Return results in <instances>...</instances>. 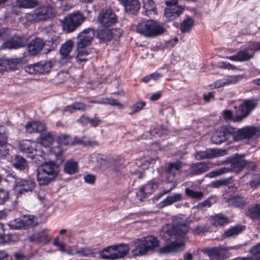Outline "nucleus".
I'll return each mask as SVG.
<instances>
[{
    "instance_id": "obj_1",
    "label": "nucleus",
    "mask_w": 260,
    "mask_h": 260,
    "mask_svg": "<svg viewBox=\"0 0 260 260\" xmlns=\"http://www.w3.org/2000/svg\"><path fill=\"white\" fill-rule=\"evenodd\" d=\"M187 229H161L160 236L165 241L170 242L159 249L160 253L166 254L178 252L184 250V238Z\"/></svg>"
},
{
    "instance_id": "obj_2",
    "label": "nucleus",
    "mask_w": 260,
    "mask_h": 260,
    "mask_svg": "<svg viewBox=\"0 0 260 260\" xmlns=\"http://www.w3.org/2000/svg\"><path fill=\"white\" fill-rule=\"evenodd\" d=\"M95 36V30L88 28L80 32L77 37V54L76 60L79 63L85 62L93 57L92 53L87 48Z\"/></svg>"
},
{
    "instance_id": "obj_3",
    "label": "nucleus",
    "mask_w": 260,
    "mask_h": 260,
    "mask_svg": "<svg viewBox=\"0 0 260 260\" xmlns=\"http://www.w3.org/2000/svg\"><path fill=\"white\" fill-rule=\"evenodd\" d=\"M58 173V167L54 162L42 164L37 169V181L40 185H47L56 177Z\"/></svg>"
},
{
    "instance_id": "obj_4",
    "label": "nucleus",
    "mask_w": 260,
    "mask_h": 260,
    "mask_svg": "<svg viewBox=\"0 0 260 260\" xmlns=\"http://www.w3.org/2000/svg\"><path fill=\"white\" fill-rule=\"evenodd\" d=\"M134 248L132 252L134 256H141L145 254L148 251L153 250L159 246V241L152 236L137 239L133 242Z\"/></svg>"
},
{
    "instance_id": "obj_5",
    "label": "nucleus",
    "mask_w": 260,
    "mask_h": 260,
    "mask_svg": "<svg viewBox=\"0 0 260 260\" xmlns=\"http://www.w3.org/2000/svg\"><path fill=\"white\" fill-rule=\"evenodd\" d=\"M255 107L256 104L254 102L246 100L240 105L235 116H233L231 110H226L223 112V117L225 119L232 120L234 122H241L249 115Z\"/></svg>"
},
{
    "instance_id": "obj_6",
    "label": "nucleus",
    "mask_w": 260,
    "mask_h": 260,
    "mask_svg": "<svg viewBox=\"0 0 260 260\" xmlns=\"http://www.w3.org/2000/svg\"><path fill=\"white\" fill-rule=\"evenodd\" d=\"M260 136V127L246 126L241 128L233 127L232 139L236 142L244 140H254Z\"/></svg>"
},
{
    "instance_id": "obj_7",
    "label": "nucleus",
    "mask_w": 260,
    "mask_h": 260,
    "mask_svg": "<svg viewBox=\"0 0 260 260\" xmlns=\"http://www.w3.org/2000/svg\"><path fill=\"white\" fill-rule=\"evenodd\" d=\"M85 17L80 12H74L66 17L61 21L62 29L66 33L74 31L85 21Z\"/></svg>"
},
{
    "instance_id": "obj_8",
    "label": "nucleus",
    "mask_w": 260,
    "mask_h": 260,
    "mask_svg": "<svg viewBox=\"0 0 260 260\" xmlns=\"http://www.w3.org/2000/svg\"><path fill=\"white\" fill-rule=\"evenodd\" d=\"M55 16L53 8L49 6L45 5L36 9L31 13L27 15V19L35 22L46 20L52 19Z\"/></svg>"
},
{
    "instance_id": "obj_9",
    "label": "nucleus",
    "mask_w": 260,
    "mask_h": 260,
    "mask_svg": "<svg viewBox=\"0 0 260 260\" xmlns=\"http://www.w3.org/2000/svg\"><path fill=\"white\" fill-rule=\"evenodd\" d=\"M178 0H167L165 4L167 6L165 9L164 17L167 21H172L183 14L185 9L178 5Z\"/></svg>"
},
{
    "instance_id": "obj_10",
    "label": "nucleus",
    "mask_w": 260,
    "mask_h": 260,
    "mask_svg": "<svg viewBox=\"0 0 260 260\" xmlns=\"http://www.w3.org/2000/svg\"><path fill=\"white\" fill-rule=\"evenodd\" d=\"M52 67V62L51 60H41L26 66L24 70L29 74L44 75L49 73Z\"/></svg>"
},
{
    "instance_id": "obj_11",
    "label": "nucleus",
    "mask_w": 260,
    "mask_h": 260,
    "mask_svg": "<svg viewBox=\"0 0 260 260\" xmlns=\"http://www.w3.org/2000/svg\"><path fill=\"white\" fill-rule=\"evenodd\" d=\"M233 127L231 126H223L219 128L214 133L211 138L212 143L219 144L232 138Z\"/></svg>"
},
{
    "instance_id": "obj_12",
    "label": "nucleus",
    "mask_w": 260,
    "mask_h": 260,
    "mask_svg": "<svg viewBox=\"0 0 260 260\" xmlns=\"http://www.w3.org/2000/svg\"><path fill=\"white\" fill-rule=\"evenodd\" d=\"M36 182L30 178L21 179L17 178L14 185V190L18 194L32 192L36 186Z\"/></svg>"
},
{
    "instance_id": "obj_13",
    "label": "nucleus",
    "mask_w": 260,
    "mask_h": 260,
    "mask_svg": "<svg viewBox=\"0 0 260 260\" xmlns=\"http://www.w3.org/2000/svg\"><path fill=\"white\" fill-rule=\"evenodd\" d=\"M38 218L33 215L24 216L22 218H15L9 222L10 228H28L39 225Z\"/></svg>"
},
{
    "instance_id": "obj_14",
    "label": "nucleus",
    "mask_w": 260,
    "mask_h": 260,
    "mask_svg": "<svg viewBox=\"0 0 260 260\" xmlns=\"http://www.w3.org/2000/svg\"><path fill=\"white\" fill-rule=\"evenodd\" d=\"M117 20V16L111 9H102L99 14L98 21L105 27L115 24Z\"/></svg>"
},
{
    "instance_id": "obj_15",
    "label": "nucleus",
    "mask_w": 260,
    "mask_h": 260,
    "mask_svg": "<svg viewBox=\"0 0 260 260\" xmlns=\"http://www.w3.org/2000/svg\"><path fill=\"white\" fill-rule=\"evenodd\" d=\"M260 51V42L249 45L238 52L240 61H247L254 57V52Z\"/></svg>"
},
{
    "instance_id": "obj_16",
    "label": "nucleus",
    "mask_w": 260,
    "mask_h": 260,
    "mask_svg": "<svg viewBox=\"0 0 260 260\" xmlns=\"http://www.w3.org/2000/svg\"><path fill=\"white\" fill-rule=\"evenodd\" d=\"M27 43L25 37L21 36L14 35L4 43V47L8 49H17L23 47Z\"/></svg>"
},
{
    "instance_id": "obj_17",
    "label": "nucleus",
    "mask_w": 260,
    "mask_h": 260,
    "mask_svg": "<svg viewBox=\"0 0 260 260\" xmlns=\"http://www.w3.org/2000/svg\"><path fill=\"white\" fill-rule=\"evenodd\" d=\"M212 167V164L207 162H197L192 164L189 168L191 176L198 175L208 171Z\"/></svg>"
},
{
    "instance_id": "obj_18",
    "label": "nucleus",
    "mask_w": 260,
    "mask_h": 260,
    "mask_svg": "<svg viewBox=\"0 0 260 260\" xmlns=\"http://www.w3.org/2000/svg\"><path fill=\"white\" fill-rule=\"evenodd\" d=\"M123 7L125 12L129 14H136L140 10L141 4L139 0H118Z\"/></svg>"
},
{
    "instance_id": "obj_19",
    "label": "nucleus",
    "mask_w": 260,
    "mask_h": 260,
    "mask_svg": "<svg viewBox=\"0 0 260 260\" xmlns=\"http://www.w3.org/2000/svg\"><path fill=\"white\" fill-rule=\"evenodd\" d=\"M211 260H223L228 249L223 246L208 248L205 250Z\"/></svg>"
},
{
    "instance_id": "obj_20",
    "label": "nucleus",
    "mask_w": 260,
    "mask_h": 260,
    "mask_svg": "<svg viewBox=\"0 0 260 260\" xmlns=\"http://www.w3.org/2000/svg\"><path fill=\"white\" fill-rule=\"evenodd\" d=\"M248 164V161L244 159L243 156L236 155L231 160V167L228 168L229 171L238 173L241 172Z\"/></svg>"
},
{
    "instance_id": "obj_21",
    "label": "nucleus",
    "mask_w": 260,
    "mask_h": 260,
    "mask_svg": "<svg viewBox=\"0 0 260 260\" xmlns=\"http://www.w3.org/2000/svg\"><path fill=\"white\" fill-rule=\"evenodd\" d=\"M45 45L43 40L39 38H36L32 39L28 44V52L31 55H36L42 50Z\"/></svg>"
},
{
    "instance_id": "obj_22",
    "label": "nucleus",
    "mask_w": 260,
    "mask_h": 260,
    "mask_svg": "<svg viewBox=\"0 0 260 260\" xmlns=\"http://www.w3.org/2000/svg\"><path fill=\"white\" fill-rule=\"evenodd\" d=\"M115 253H113L110 255H105L104 256V257L116 259L123 258L127 255L129 250V247L127 244H118L117 245H115Z\"/></svg>"
},
{
    "instance_id": "obj_23",
    "label": "nucleus",
    "mask_w": 260,
    "mask_h": 260,
    "mask_svg": "<svg viewBox=\"0 0 260 260\" xmlns=\"http://www.w3.org/2000/svg\"><path fill=\"white\" fill-rule=\"evenodd\" d=\"M73 45V42L69 40L61 45L59 52L61 55V59L63 60L64 62L69 61L71 58L70 53L72 50Z\"/></svg>"
},
{
    "instance_id": "obj_24",
    "label": "nucleus",
    "mask_w": 260,
    "mask_h": 260,
    "mask_svg": "<svg viewBox=\"0 0 260 260\" xmlns=\"http://www.w3.org/2000/svg\"><path fill=\"white\" fill-rule=\"evenodd\" d=\"M30 242L46 244L51 240V237L49 236L44 231L39 233H34L28 238Z\"/></svg>"
},
{
    "instance_id": "obj_25",
    "label": "nucleus",
    "mask_w": 260,
    "mask_h": 260,
    "mask_svg": "<svg viewBox=\"0 0 260 260\" xmlns=\"http://www.w3.org/2000/svg\"><path fill=\"white\" fill-rule=\"evenodd\" d=\"M151 27L149 28V34H147L148 38L156 37L163 34L166 31L165 28L162 24H158L151 20Z\"/></svg>"
},
{
    "instance_id": "obj_26",
    "label": "nucleus",
    "mask_w": 260,
    "mask_h": 260,
    "mask_svg": "<svg viewBox=\"0 0 260 260\" xmlns=\"http://www.w3.org/2000/svg\"><path fill=\"white\" fill-rule=\"evenodd\" d=\"M55 139L54 135L51 132H45L40 134L37 138V142L44 147H49Z\"/></svg>"
},
{
    "instance_id": "obj_27",
    "label": "nucleus",
    "mask_w": 260,
    "mask_h": 260,
    "mask_svg": "<svg viewBox=\"0 0 260 260\" xmlns=\"http://www.w3.org/2000/svg\"><path fill=\"white\" fill-rule=\"evenodd\" d=\"M183 199L182 194L181 193H175L173 196H168L163 201L158 204V207L159 208H163L166 206L171 205L174 203L179 202Z\"/></svg>"
},
{
    "instance_id": "obj_28",
    "label": "nucleus",
    "mask_w": 260,
    "mask_h": 260,
    "mask_svg": "<svg viewBox=\"0 0 260 260\" xmlns=\"http://www.w3.org/2000/svg\"><path fill=\"white\" fill-rule=\"evenodd\" d=\"M183 167V162L181 161H176L169 163L167 167L166 173L174 177L176 176L177 172L180 173Z\"/></svg>"
},
{
    "instance_id": "obj_29",
    "label": "nucleus",
    "mask_w": 260,
    "mask_h": 260,
    "mask_svg": "<svg viewBox=\"0 0 260 260\" xmlns=\"http://www.w3.org/2000/svg\"><path fill=\"white\" fill-rule=\"evenodd\" d=\"M18 240L19 236L17 234H5L4 229H0V244L15 242Z\"/></svg>"
},
{
    "instance_id": "obj_30",
    "label": "nucleus",
    "mask_w": 260,
    "mask_h": 260,
    "mask_svg": "<svg viewBox=\"0 0 260 260\" xmlns=\"http://www.w3.org/2000/svg\"><path fill=\"white\" fill-rule=\"evenodd\" d=\"M13 167L20 171H27L28 165L25 159L21 156L16 155L13 162Z\"/></svg>"
},
{
    "instance_id": "obj_31",
    "label": "nucleus",
    "mask_w": 260,
    "mask_h": 260,
    "mask_svg": "<svg viewBox=\"0 0 260 260\" xmlns=\"http://www.w3.org/2000/svg\"><path fill=\"white\" fill-rule=\"evenodd\" d=\"M158 184L156 182L149 181L147 184L141 187L140 192L142 194L143 198H146L151 194L153 190L157 188Z\"/></svg>"
},
{
    "instance_id": "obj_32",
    "label": "nucleus",
    "mask_w": 260,
    "mask_h": 260,
    "mask_svg": "<svg viewBox=\"0 0 260 260\" xmlns=\"http://www.w3.org/2000/svg\"><path fill=\"white\" fill-rule=\"evenodd\" d=\"M113 32L106 28H100L97 30V38L101 42H106L111 40Z\"/></svg>"
},
{
    "instance_id": "obj_33",
    "label": "nucleus",
    "mask_w": 260,
    "mask_h": 260,
    "mask_svg": "<svg viewBox=\"0 0 260 260\" xmlns=\"http://www.w3.org/2000/svg\"><path fill=\"white\" fill-rule=\"evenodd\" d=\"M151 20H142L139 22L137 25V31L139 34L147 37V34H149V28L151 27Z\"/></svg>"
},
{
    "instance_id": "obj_34",
    "label": "nucleus",
    "mask_w": 260,
    "mask_h": 260,
    "mask_svg": "<svg viewBox=\"0 0 260 260\" xmlns=\"http://www.w3.org/2000/svg\"><path fill=\"white\" fill-rule=\"evenodd\" d=\"M229 205L236 207L242 208L246 204V200L241 196H235L228 201Z\"/></svg>"
},
{
    "instance_id": "obj_35",
    "label": "nucleus",
    "mask_w": 260,
    "mask_h": 260,
    "mask_svg": "<svg viewBox=\"0 0 260 260\" xmlns=\"http://www.w3.org/2000/svg\"><path fill=\"white\" fill-rule=\"evenodd\" d=\"M87 105L82 102H74V103L67 106L64 108L63 111L66 112H69L73 113L75 111H85Z\"/></svg>"
},
{
    "instance_id": "obj_36",
    "label": "nucleus",
    "mask_w": 260,
    "mask_h": 260,
    "mask_svg": "<svg viewBox=\"0 0 260 260\" xmlns=\"http://www.w3.org/2000/svg\"><path fill=\"white\" fill-rule=\"evenodd\" d=\"M210 221L211 224L214 226H223L228 223L229 219L223 214H218L211 217Z\"/></svg>"
},
{
    "instance_id": "obj_37",
    "label": "nucleus",
    "mask_w": 260,
    "mask_h": 260,
    "mask_svg": "<svg viewBox=\"0 0 260 260\" xmlns=\"http://www.w3.org/2000/svg\"><path fill=\"white\" fill-rule=\"evenodd\" d=\"M63 169L67 174H74L78 171V163L75 161L69 160L64 164Z\"/></svg>"
},
{
    "instance_id": "obj_38",
    "label": "nucleus",
    "mask_w": 260,
    "mask_h": 260,
    "mask_svg": "<svg viewBox=\"0 0 260 260\" xmlns=\"http://www.w3.org/2000/svg\"><path fill=\"white\" fill-rule=\"evenodd\" d=\"M217 156L216 150L208 149L206 151L198 152L196 155L197 160L211 158Z\"/></svg>"
},
{
    "instance_id": "obj_39",
    "label": "nucleus",
    "mask_w": 260,
    "mask_h": 260,
    "mask_svg": "<svg viewBox=\"0 0 260 260\" xmlns=\"http://www.w3.org/2000/svg\"><path fill=\"white\" fill-rule=\"evenodd\" d=\"M246 215L252 219H259L260 220V207L256 204L249 208L246 211Z\"/></svg>"
},
{
    "instance_id": "obj_40",
    "label": "nucleus",
    "mask_w": 260,
    "mask_h": 260,
    "mask_svg": "<svg viewBox=\"0 0 260 260\" xmlns=\"http://www.w3.org/2000/svg\"><path fill=\"white\" fill-rule=\"evenodd\" d=\"M38 5L37 0H17L16 5L21 8H32Z\"/></svg>"
},
{
    "instance_id": "obj_41",
    "label": "nucleus",
    "mask_w": 260,
    "mask_h": 260,
    "mask_svg": "<svg viewBox=\"0 0 260 260\" xmlns=\"http://www.w3.org/2000/svg\"><path fill=\"white\" fill-rule=\"evenodd\" d=\"M34 144L30 141L22 140L19 143V148L21 151L26 153L29 155L34 148L32 146Z\"/></svg>"
},
{
    "instance_id": "obj_42",
    "label": "nucleus",
    "mask_w": 260,
    "mask_h": 260,
    "mask_svg": "<svg viewBox=\"0 0 260 260\" xmlns=\"http://www.w3.org/2000/svg\"><path fill=\"white\" fill-rule=\"evenodd\" d=\"M194 25L193 19L187 16L186 19L184 20L180 24V30L182 32H189Z\"/></svg>"
},
{
    "instance_id": "obj_43",
    "label": "nucleus",
    "mask_w": 260,
    "mask_h": 260,
    "mask_svg": "<svg viewBox=\"0 0 260 260\" xmlns=\"http://www.w3.org/2000/svg\"><path fill=\"white\" fill-rule=\"evenodd\" d=\"M7 136L0 133V159L8 153V149L6 147Z\"/></svg>"
},
{
    "instance_id": "obj_44",
    "label": "nucleus",
    "mask_w": 260,
    "mask_h": 260,
    "mask_svg": "<svg viewBox=\"0 0 260 260\" xmlns=\"http://www.w3.org/2000/svg\"><path fill=\"white\" fill-rule=\"evenodd\" d=\"M60 42V38L58 36L55 35L51 36L49 39L46 43V45H48L50 47L48 49L49 51L54 50Z\"/></svg>"
},
{
    "instance_id": "obj_45",
    "label": "nucleus",
    "mask_w": 260,
    "mask_h": 260,
    "mask_svg": "<svg viewBox=\"0 0 260 260\" xmlns=\"http://www.w3.org/2000/svg\"><path fill=\"white\" fill-rule=\"evenodd\" d=\"M189 222L185 217L176 216L174 217L172 221V228H179L187 226Z\"/></svg>"
},
{
    "instance_id": "obj_46",
    "label": "nucleus",
    "mask_w": 260,
    "mask_h": 260,
    "mask_svg": "<svg viewBox=\"0 0 260 260\" xmlns=\"http://www.w3.org/2000/svg\"><path fill=\"white\" fill-rule=\"evenodd\" d=\"M101 104L116 106L119 109H122L123 108V104L119 102L117 100L112 98H106L101 99Z\"/></svg>"
},
{
    "instance_id": "obj_47",
    "label": "nucleus",
    "mask_w": 260,
    "mask_h": 260,
    "mask_svg": "<svg viewBox=\"0 0 260 260\" xmlns=\"http://www.w3.org/2000/svg\"><path fill=\"white\" fill-rule=\"evenodd\" d=\"M185 193L189 198L196 200L201 199L204 196V193L202 191H194L189 188H185Z\"/></svg>"
},
{
    "instance_id": "obj_48",
    "label": "nucleus",
    "mask_w": 260,
    "mask_h": 260,
    "mask_svg": "<svg viewBox=\"0 0 260 260\" xmlns=\"http://www.w3.org/2000/svg\"><path fill=\"white\" fill-rule=\"evenodd\" d=\"M75 253L82 257H90L94 255V252L88 247H84L77 249Z\"/></svg>"
},
{
    "instance_id": "obj_49",
    "label": "nucleus",
    "mask_w": 260,
    "mask_h": 260,
    "mask_svg": "<svg viewBox=\"0 0 260 260\" xmlns=\"http://www.w3.org/2000/svg\"><path fill=\"white\" fill-rule=\"evenodd\" d=\"M249 186L253 189L257 188L260 186V174H254L249 182Z\"/></svg>"
},
{
    "instance_id": "obj_50",
    "label": "nucleus",
    "mask_w": 260,
    "mask_h": 260,
    "mask_svg": "<svg viewBox=\"0 0 260 260\" xmlns=\"http://www.w3.org/2000/svg\"><path fill=\"white\" fill-rule=\"evenodd\" d=\"M229 172L228 168L223 167L211 171L206 175V177L213 178Z\"/></svg>"
},
{
    "instance_id": "obj_51",
    "label": "nucleus",
    "mask_w": 260,
    "mask_h": 260,
    "mask_svg": "<svg viewBox=\"0 0 260 260\" xmlns=\"http://www.w3.org/2000/svg\"><path fill=\"white\" fill-rule=\"evenodd\" d=\"M28 157L32 159L40 160V158L43 159L44 156V153L41 150H38L36 148L32 149V151L27 155ZM36 160H35L36 161Z\"/></svg>"
},
{
    "instance_id": "obj_52",
    "label": "nucleus",
    "mask_w": 260,
    "mask_h": 260,
    "mask_svg": "<svg viewBox=\"0 0 260 260\" xmlns=\"http://www.w3.org/2000/svg\"><path fill=\"white\" fill-rule=\"evenodd\" d=\"M115 245H112L108 246L105 248L104 249V250L100 252V255L101 257L103 259H116V258H105L104 256L105 255H110V254H112L113 253H115Z\"/></svg>"
},
{
    "instance_id": "obj_53",
    "label": "nucleus",
    "mask_w": 260,
    "mask_h": 260,
    "mask_svg": "<svg viewBox=\"0 0 260 260\" xmlns=\"http://www.w3.org/2000/svg\"><path fill=\"white\" fill-rule=\"evenodd\" d=\"M249 252L254 255L256 260H260V242L252 246Z\"/></svg>"
},
{
    "instance_id": "obj_54",
    "label": "nucleus",
    "mask_w": 260,
    "mask_h": 260,
    "mask_svg": "<svg viewBox=\"0 0 260 260\" xmlns=\"http://www.w3.org/2000/svg\"><path fill=\"white\" fill-rule=\"evenodd\" d=\"M9 197V191L7 189L0 188V205H2L7 202Z\"/></svg>"
},
{
    "instance_id": "obj_55",
    "label": "nucleus",
    "mask_w": 260,
    "mask_h": 260,
    "mask_svg": "<svg viewBox=\"0 0 260 260\" xmlns=\"http://www.w3.org/2000/svg\"><path fill=\"white\" fill-rule=\"evenodd\" d=\"M241 79L242 77L240 75L229 76L225 79L223 80L224 83H222V84L226 85L231 84H234L239 81Z\"/></svg>"
},
{
    "instance_id": "obj_56",
    "label": "nucleus",
    "mask_w": 260,
    "mask_h": 260,
    "mask_svg": "<svg viewBox=\"0 0 260 260\" xmlns=\"http://www.w3.org/2000/svg\"><path fill=\"white\" fill-rule=\"evenodd\" d=\"M143 7L147 11H154L156 7L153 0H144Z\"/></svg>"
},
{
    "instance_id": "obj_57",
    "label": "nucleus",
    "mask_w": 260,
    "mask_h": 260,
    "mask_svg": "<svg viewBox=\"0 0 260 260\" xmlns=\"http://www.w3.org/2000/svg\"><path fill=\"white\" fill-rule=\"evenodd\" d=\"M146 105V103L145 102H139L135 103L134 105H133L131 109L132 110V112L129 113V114H133V113L138 112L142 110L143 107Z\"/></svg>"
},
{
    "instance_id": "obj_58",
    "label": "nucleus",
    "mask_w": 260,
    "mask_h": 260,
    "mask_svg": "<svg viewBox=\"0 0 260 260\" xmlns=\"http://www.w3.org/2000/svg\"><path fill=\"white\" fill-rule=\"evenodd\" d=\"M57 140L60 145H67L72 143L70 137L68 135H61L58 137Z\"/></svg>"
},
{
    "instance_id": "obj_59",
    "label": "nucleus",
    "mask_w": 260,
    "mask_h": 260,
    "mask_svg": "<svg viewBox=\"0 0 260 260\" xmlns=\"http://www.w3.org/2000/svg\"><path fill=\"white\" fill-rule=\"evenodd\" d=\"M243 229H229L224 233V236L226 237H231L237 235L241 233Z\"/></svg>"
},
{
    "instance_id": "obj_60",
    "label": "nucleus",
    "mask_w": 260,
    "mask_h": 260,
    "mask_svg": "<svg viewBox=\"0 0 260 260\" xmlns=\"http://www.w3.org/2000/svg\"><path fill=\"white\" fill-rule=\"evenodd\" d=\"M35 125H34L36 126V132L40 133L41 134L42 133H44L43 132H45L46 130V124L41 121H35Z\"/></svg>"
},
{
    "instance_id": "obj_61",
    "label": "nucleus",
    "mask_w": 260,
    "mask_h": 260,
    "mask_svg": "<svg viewBox=\"0 0 260 260\" xmlns=\"http://www.w3.org/2000/svg\"><path fill=\"white\" fill-rule=\"evenodd\" d=\"M53 244L55 247H57V249L60 250L61 252H63V251H64V249L66 248L65 244L59 241L58 237H56L54 239Z\"/></svg>"
},
{
    "instance_id": "obj_62",
    "label": "nucleus",
    "mask_w": 260,
    "mask_h": 260,
    "mask_svg": "<svg viewBox=\"0 0 260 260\" xmlns=\"http://www.w3.org/2000/svg\"><path fill=\"white\" fill-rule=\"evenodd\" d=\"M102 123V120L96 116V114H95L94 117L89 118V123L91 127H96Z\"/></svg>"
},
{
    "instance_id": "obj_63",
    "label": "nucleus",
    "mask_w": 260,
    "mask_h": 260,
    "mask_svg": "<svg viewBox=\"0 0 260 260\" xmlns=\"http://www.w3.org/2000/svg\"><path fill=\"white\" fill-rule=\"evenodd\" d=\"M35 121L28 122L25 125V129L27 133H29L30 134L33 133H36V126H35L34 125H35Z\"/></svg>"
},
{
    "instance_id": "obj_64",
    "label": "nucleus",
    "mask_w": 260,
    "mask_h": 260,
    "mask_svg": "<svg viewBox=\"0 0 260 260\" xmlns=\"http://www.w3.org/2000/svg\"><path fill=\"white\" fill-rule=\"evenodd\" d=\"M228 180H219L213 181L211 183L212 187L214 188H219L222 186L228 184Z\"/></svg>"
}]
</instances>
